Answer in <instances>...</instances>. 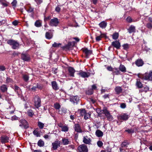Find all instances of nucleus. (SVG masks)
I'll return each instance as SVG.
<instances>
[{
  "instance_id": "1",
  "label": "nucleus",
  "mask_w": 152,
  "mask_h": 152,
  "mask_svg": "<svg viewBox=\"0 0 152 152\" xmlns=\"http://www.w3.org/2000/svg\"><path fill=\"white\" fill-rule=\"evenodd\" d=\"M138 77L142 80L152 81V71H150L148 73L139 75Z\"/></svg>"
},
{
  "instance_id": "2",
  "label": "nucleus",
  "mask_w": 152,
  "mask_h": 152,
  "mask_svg": "<svg viewBox=\"0 0 152 152\" xmlns=\"http://www.w3.org/2000/svg\"><path fill=\"white\" fill-rule=\"evenodd\" d=\"M7 42L8 44L12 46V47L13 49H15L19 48V43L15 40L10 39L7 41Z\"/></svg>"
},
{
  "instance_id": "3",
  "label": "nucleus",
  "mask_w": 152,
  "mask_h": 152,
  "mask_svg": "<svg viewBox=\"0 0 152 152\" xmlns=\"http://www.w3.org/2000/svg\"><path fill=\"white\" fill-rule=\"evenodd\" d=\"M34 103L35 106L38 108L41 106V101L40 98L37 95H35L34 97Z\"/></svg>"
},
{
  "instance_id": "4",
  "label": "nucleus",
  "mask_w": 152,
  "mask_h": 152,
  "mask_svg": "<svg viewBox=\"0 0 152 152\" xmlns=\"http://www.w3.org/2000/svg\"><path fill=\"white\" fill-rule=\"evenodd\" d=\"M77 150L79 152H88V151L87 146L84 144L80 145Z\"/></svg>"
},
{
  "instance_id": "5",
  "label": "nucleus",
  "mask_w": 152,
  "mask_h": 152,
  "mask_svg": "<svg viewBox=\"0 0 152 152\" xmlns=\"http://www.w3.org/2000/svg\"><path fill=\"white\" fill-rule=\"evenodd\" d=\"M59 23V22L57 18H54L51 19L49 23V25L52 26H57Z\"/></svg>"
},
{
  "instance_id": "6",
  "label": "nucleus",
  "mask_w": 152,
  "mask_h": 152,
  "mask_svg": "<svg viewBox=\"0 0 152 152\" xmlns=\"http://www.w3.org/2000/svg\"><path fill=\"white\" fill-rule=\"evenodd\" d=\"M77 74L83 78H87L89 77L91 74L89 72H86L82 70H80L78 72Z\"/></svg>"
},
{
  "instance_id": "7",
  "label": "nucleus",
  "mask_w": 152,
  "mask_h": 152,
  "mask_svg": "<svg viewBox=\"0 0 152 152\" xmlns=\"http://www.w3.org/2000/svg\"><path fill=\"white\" fill-rule=\"evenodd\" d=\"M103 113L107 117V119L109 121H111L113 120V118L112 116L110 115L109 111L106 109H103L102 110Z\"/></svg>"
},
{
  "instance_id": "8",
  "label": "nucleus",
  "mask_w": 152,
  "mask_h": 152,
  "mask_svg": "<svg viewBox=\"0 0 152 152\" xmlns=\"http://www.w3.org/2000/svg\"><path fill=\"white\" fill-rule=\"evenodd\" d=\"M79 98L78 96H71L70 98V101L74 104H77L79 102Z\"/></svg>"
},
{
  "instance_id": "9",
  "label": "nucleus",
  "mask_w": 152,
  "mask_h": 152,
  "mask_svg": "<svg viewBox=\"0 0 152 152\" xmlns=\"http://www.w3.org/2000/svg\"><path fill=\"white\" fill-rule=\"evenodd\" d=\"M21 123L20 124L19 126L22 128H24L25 129L27 128L28 126L27 122L25 119H22L19 121Z\"/></svg>"
},
{
  "instance_id": "10",
  "label": "nucleus",
  "mask_w": 152,
  "mask_h": 152,
  "mask_svg": "<svg viewBox=\"0 0 152 152\" xmlns=\"http://www.w3.org/2000/svg\"><path fill=\"white\" fill-rule=\"evenodd\" d=\"M61 145V142L58 140H56L52 143V147L51 150H56Z\"/></svg>"
},
{
  "instance_id": "11",
  "label": "nucleus",
  "mask_w": 152,
  "mask_h": 152,
  "mask_svg": "<svg viewBox=\"0 0 152 152\" xmlns=\"http://www.w3.org/2000/svg\"><path fill=\"white\" fill-rule=\"evenodd\" d=\"M9 137L6 135L2 136L0 137V142L2 144L9 142Z\"/></svg>"
},
{
  "instance_id": "12",
  "label": "nucleus",
  "mask_w": 152,
  "mask_h": 152,
  "mask_svg": "<svg viewBox=\"0 0 152 152\" xmlns=\"http://www.w3.org/2000/svg\"><path fill=\"white\" fill-rule=\"evenodd\" d=\"M83 142L85 144L90 145L91 144V139L87 136H85L83 137Z\"/></svg>"
},
{
  "instance_id": "13",
  "label": "nucleus",
  "mask_w": 152,
  "mask_h": 152,
  "mask_svg": "<svg viewBox=\"0 0 152 152\" xmlns=\"http://www.w3.org/2000/svg\"><path fill=\"white\" fill-rule=\"evenodd\" d=\"M129 117V115L126 113H122L119 115L118 117V119L120 120L126 121Z\"/></svg>"
},
{
  "instance_id": "14",
  "label": "nucleus",
  "mask_w": 152,
  "mask_h": 152,
  "mask_svg": "<svg viewBox=\"0 0 152 152\" xmlns=\"http://www.w3.org/2000/svg\"><path fill=\"white\" fill-rule=\"evenodd\" d=\"M21 58L24 61H28L30 60V56L26 53H23L21 54Z\"/></svg>"
},
{
  "instance_id": "15",
  "label": "nucleus",
  "mask_w": 152,
  "mask_h": 152,
  "mask_svg": "<svg viewBox=\"0 0 152 152\" xmlns=\"http://www.w3.org/2000/svg\"><path fill=\"white\" fill-rule=\"evenodd\" d=\"M83 52L86 55V57L88 58L92 53L91 50H88L87 48H85L83 50Z\"/></svg>"
},
{
  "instance_id": "16",
  "label": "nucleus",
  "mask_w": 152,
  "mask_h": 152,
  "mask_svg": "<svg viewBox=\"0 0 152 152\" xmlns=\"http://www.w3.org/2000/svg\"><path fill=\"white\" fill-rule=\"evenodd\" d=\"M112 45L117 49H118L121 47L120 43L118 41L113 42L112 43Z\"/></svg>"
},
{
  "instance_id": "17",
  "label": "nucleus",
  "mask_w": 152,
  "mask_h": 152,
  "mask_svg": "<svg viewBox=\"0 0 152 152\" xmlns=\"http://www.w3.org/2000/svg\"><path fill=\"white\" fill-rule=\"evenodd\" d=\"M68 70L69 72V75L72 77H74V73L75 72V70L74 69L71 67H69L68 69Z\"/></svg>"
},
{
  "instance_id": "18",
  "label": "nucleus",
  "mask_w": 152,
  "mask_h": 152,
  "mask_svg": "<svg viewBox=\"0 0 152 152\" xmlns=\"http://www.w3.org/2000/svg\"><path fill=\"white\" fill-rule=\"evenodd\" d=\"M51 85L52 88L54 90H57L59 89V87L56 81H53L52 82Z\"/></svg>"
},
{
  "instance_id": "19",
  "label": "nucleus",
  "mask_w": 152,
  "mask_h": 152,
  "mask_svg": "<svg viewBox=\"0 0 152 152\" xmlns=\"http://www.w3.org/2000/svg\"><path fill=\"white\" fill-rule=\"evenodd\" d=\"M136 65L138 66H142L144 64L143 61L141 59H138L135 62Z\"/></svg>"
},
{
  "instance_id": "20",
  "label": "nucleus",
  "mask_w": 152,
  "mask_h": 152,
  "mask_svg": "<svg viewBox=\"0 0 152 152\" xmlns=\"http://www.w3.org/2000/svg\"><path fill=\"white\" fill-rule=\"evenodd\" d=\"M62 141L64 145H67L71 143V141H69L68 139L65 138H63Z\"/></svg>"
},
{
  "instance_id": "21",
  "label": "nucleus",
  "mask_w": 152,
  "mask_h": 152,
  "mask_svg": "<svg viewBox=\"0 0 152 152\" xmlns=\"http://www.w3.org/2000/svg\"><path fill=\"white\" fill-rule=\"evenodd\" d=\"M75 130L78 132H81V129L80 128V125L78 124H75Z\"/></svg>"
},
{
  "instance_id": "22",
  "label": "nucleus",
  "mask_w": 152,
  "mask_h": 152,
  "mask_svg": "<svg viewBox=\"0 0 152 152\" xmlns=\"http://www.w3.org/2000/svg\"><path fill=\"white\" fill-rule=\"evenodd\" d=\"M112 74L113 75H119L120 74V72L118 68H113Z\"/></svg>"
},
{
  "instance_id": "23",
  "label": "nucleus",
  "mask_w": 152,
  "mask_h": 152,
  "mask_svg": "<svg viewBox=\"0 0 152 152\" xmlns=\"http://www.w3.org/2000/svg\"><path fill=\"white\" fill-rule=\"evenodd\" d=\"M107 25V23L104 21L101 22L99 24V26L102 28H105Z\"/></svg>"
},
{
  "instance_id": "24",
  "label": "nucleus",
  "mask_w": 152,
  "mask_h": 152,
  "mask_svg": "<svg viewBox=\"0 0 152 152\" xmlns=\"http://www.w3.org/2000/svg\"><path fill=\"white\" fill-rule=\"evenodd\" d=\"M119 71L123 72H125L126 71V68L123 65L121 64L119 67Z\"/></svg>"
},
{
  "instance_id": "25",
  "label": "nucleus",
  "mask_w": 152,
  "mask_h": 152,
  "mask_svg": "<svg viewBox=\"0 0 152 152\" xmlns=\"http://www.w3.org/2000/svg\"><path fill=\"white\" fill-rule=\"evenodd\" d=\"M115 91L117 94H119L122 91V89L121 87L117 86L115 88Z\"/></svg>"
},
{
  "instance_id": "26",
  "label": "nucleus",
  "mask_w": 152,
  "mask_h": 152,
  "mask_svg": "<svg viewBox=\"0 0 152 152\" xmlns=\"http://www.w3.org/2000/svg\"><path fill=\"white\" fill-rule=\"evenodd\" d=\"M96 135L98 137H101L103 135V133L99 130H97L96 132Z\"/></svg>"
},
{
  "instance_id": "27",
  "label": "nucleus",
  "mask_w": 152,
  "mask_h": 152,
  "mask_svg": "<svg viewBox=\"0 0 152 152\" xmlns=\"http://www.w3.org/2000/svg\"><path fill=\"white\" fill-rule=\"evenodd\" d=\"M1 90L2 92L6 91L7 90V86L5 85H3L1 87Z\"/></svg>"
},
{
  "instance_id": "28",
  "label": "nucleus",
  "mask_w": 152,
  "mask_h": 152,
  "mask_svg": "<svg viewBox=\"0 0 152 152\" xmlns=\"http://www.w3.org/2000/svg\"><path fill=\"white\" fill-rule=\"evenodd\" d=\"M135 28L134 26H131L128 29V31L129 33H132L135 31Z\"/></svg>"
},
{
  "instance_id": "29",
  "label": "nucleus",
  "mask_w": 152,
  "mask_h": 152,
  "mask_svg": "<svg viewBox=\"0 0 152 152\" xmlns=\"http://www.w3.org/2000/svg\"><path fill=\"white\" fill-rule=\"evenodd\" d=\"M46 38H52L53 37V34L51 32H47L45 34Z\"/></svg>"
},
{
  "instance_id": "30",
  "label": "nucleus",
  "mask_w": 152,
  "mask_h": 152,
  "mask_svg": "<svg viewBox=\"0 0 152 152\" xmlns=\"http://www.w3.org/2000/svg\"><path fill=\"white\" fill-rule=\"evenodd\" d=\"M129 143L127 141H124L123 142L121 145V146L122 147L124 148H126L127 146L129 145Z\"/></svg>"
},
{
  "instance_id": "31",
  "label": "nucleus",
  "mask_w": 152,
  "mask_h": 152,
  "mask_svg": "<svg viewBox=\"0 0 152 152\" xmlns=\"http://www.w3.org/2000/svg\"><path fill=\"white\" fill-rule=\"evenodd\" d=\"M66 112V110L62 108L60 110H58V113L61 114H65Z\"/></svg>"
},
{
  "instance_id": "32",
  "label": "nucleus",
  "mask_w": 152,
  "mask_h": 152,
  "mask_svg": "<svg viewBox=\"0 0 152 152\" xmlns=\"http://www.w3.org/2000/svg\"><path fill=\"white\" fill-rule=\"evenodd\" d=\"M136 85L139 88L142 87V85L139 80H137L136 83Z\"/></svg>"
},
{
  "instance_id": "33",
  "label": "nucleus",
  "mask_w": 152,
  "mask_h": 152,
  "mask_svg": "<svg viewBox=\"0 0 152 152\" xmlns=\"http://www.w3.org/2000/svg\"><path fill=\"white\" fill-rule=\"evenodd\" d=\"M13 82V80L12 79L10 78L9 77H7L6 79V83L9 84V83H12Z\"/></svg>"
},
{
  "instance_id": "34",
  "label": "nucleus",
  "mask_w": 152,
  "mask_h": 152,
  "mask_svg": "<svg viewBox=\"0 0 152 152\" xmlns=\"http://www.w3.org/2000/svg\"><path fill=\"white\" fill-rule=\"evenodd\" d=\"M39 147L43 146L44 145V142L43 141L41 140H39L37 143Z\"/></svg>"
},
{
  "instance_id": "35",
  "label": "nucleus",
  "mask_w": 152,
  "mask_h": 152,
  "mask_svg": "<svg viewBox=\"0 0 152 152\" xmlns=\"http://www.w3.org/2000/svg\"><path fill=\"white\" fill-rule=\"evenodd\" d=\"M30 89L32 91H34L37 90V86L36 84H35L33 86H30Z\"/></svg>"
},
{
  "instance_id": "36",
  "label": "nucleus",
  "mask_w": 152,
  "mask_h": 152,
  "mask_svg": "<svg viewBox=\"0 0 152 152\" xmlns=\"http://www.w3.org/2000/svg\"><path fill=\"white\" fill-rule=\"evenodd\" d=\"M27 11L28 12H32L34 13V8L31 7L30 6L28 7V8L27 10Z\"/></svg>"
},
{
  "instance_id": "37",
  "label": "nucleus",
  "mask_w": 152,
  "mask_h": 152,
  "mask_svg": "<svg viewBox=\"0 0 152 152\" xmlns=\"http://www.w3.org/2000/svg\"><path fill=\"white\" fill-rule=\"evenodd\" d=\"M54 107L56 109L59 110L61 106L59 103H56L54 104Z\"/></svg>"
},
{
  "instance_id": "38",
  "label": "nucleus",
  "mask_w": 152,
  "mask_h": 152,
  "mask_svg": "<svg viewBox=\"0 0 152 152\" xmlns=\"http://www.w3.org/2000/svg\"><path fill=\"white\" fill-rule=\"evenodd\" d=\"M35 25L37 27H40L41 26L42 23L39 20H37L35 23Z\"/></svg>"
},
{
  "instance_id": "39",
  "label": "nucleus",
  "mask_w": 152,
  "mask_h": 152,
  "mask_svg": "<svg viewBox=\"0 0 152 152\" xmlns=\"http://www.w3.org/2000/svg\"><path fill=\"white\" fill-rule=\"evenodd\" d=\"M38 125L39 128L42 129L44 127V124L40 121L38 123Z\"/></svg>"
},
{
  "instance_id": "40",
  "label": "nucleus",
  "mask_w": 152,
  "mask_h": 152,
  "mask_svg": "<svg viewBox=\"0 0 152 152\" xmlns=\"http://www.w3.org/2000/svg\"><path fill=\"white\" fill-rule=\"evenodd\" d=\"M68 130V128L66 126H64L61 128V131L63 132H66Z\"/></svg>"
},
{
  "instance_id": "41",
  "label": "nucleus",
  "mask_w": 152,
  "mask_h": 152,
  "mask_svg": "<svg viewBox=\"0 0 152 152\" xmlns=\"http://www.w3.org/2000/svg\"><path fill=\"white\" fill-rule=\"evenodd\" d=\"M96 38H107V36L105 34H102L99 36L96 37Z\"/></svg>"
},
{
  "instance_id": "42",
  "label": "nucleus",
  "mask_w": 152,
  "mask_h": 152,
  "mask_svg": "<svg viewBox=\"0 0 152 152\" xmlns=\"http://www.w3.org/2000/svg\"><path fill=\"white\" fill-rule=\"evenodd\" d=\"M123 49L126 50H127L129 47V45L127 44H124L122 45Z\"/></svg>"
},
{
  "instance_id": "43",
  "label": "nucleus",
  "mask_w": 152,
  "mask_h": 152,
  "mask_svg": "<svg viewBox=\"0 0 152 152\" xmlns=\"http://www.w3.org/2000/svg\"><path fill=\"white\" fill-rule=\"evenodd\" d=\"M34 134L37 137L40 136V134L37 130H34L33 132Z\"/></svg>"
},
{
  "instance_id": "44",
  "label": "nucleus",
  "mask_w": 152,
  "mask_h": 152,
  "mask_svg": "<svg viewBox=\"0 0 152 152\" xmlns=\"http://www.w3.org/2000/svg\"><path fill=\"white\" fill-rule=\"evenodd\" d=\"M86 94L88 95H91L93 93V90L91 88L89 89L86 92Z\"/></svg>"
},
{
  "instance_id": "45",
  "label": "nucleus",
  "mask_w": 152,
  "mask_h": 152,
  "mask_svg": "<svg viewBox=\"0 0 152 152\" xmlns=\"http://www.w3.org/2000/svg\"><path fill=\"white\" fill-rule=\"evenodd\" d=\"M61 45V44L60 43H57L55 42L52 45L53 47L55 48L59 47Z\"/></svg>"
},
{
  "instance_id": "46",
  "label": "nucleus",
  "mask_w": 152,
  "mask_h": 152,
  "mask_svg": "<svg viewBox=\"0 0 152 152\" xmlns=\"http://www.w3.org/2000/svg\"><path fill=\"white\" fill-rule=\"evenodd\" d=\"M90 116L89 113H86L84 115V118L85 120H87L90 117Z\"/></svg>"
},
{
  "instance_id": "47",
  "label": "nucleus",
  "mask_w": 152,
  "mask_h": 152,
  "mask_svg": "<svg viewBox=\"0 0 152 152\" xmlns=\"http://www.w3.org/2000/svg\"><path fill=\"white\" fill-rule=\"evenodd\" d=\"M28 115L29 116H32L34 115V113L33 111L31 110H29L28 112Z\"/></svg>"
},
{
  "instance_id": "48",
  "label": "nucleus",
  "mask_w": 152,
  "mask_h": 152,
  "mask_svg": "<svg viewBox=\"0 0 152 152\" xmlns=\"http://www.w3.org/2000/svg\"><path fill=\"white\" fill-rule=\"evenodd\" d=\"M86 113V110L84 109H82L80 110V113L81 115H84Z\"/></svg>"
},
{
  "instance_id": "49",
  "label": "nucleus",
  "mask_w": 152,
  "mask_h": 152,
  "mask_svg": "<svg viewBox=\"0 0 152 152\" xmlns=\"http://www.w3.org/2000/svg\"><path fill=\"white\" fill-rule=\"evenodd\" d=\"M119 36V34L118 32H115L112 35L113 38H118Z\"/></svg>"
},
{
  "instance_id": "50",
  "label": "nucleus",
  "mask_w": 152,
  "mask_h": 152,
  "mask_svg": "<svg viewBox=\"0 0 152 152\" xmlns=\"http://www.w3.org/2000/svg\"><path fill=\"white\" fill-rule=\"evenodd\" d=\"M146 26L148 28L150 29H151L152 28V24L150 23H147Z\"/></svg>"
},
{
  "instance_id": "51",
  "label": "nucleus",
  "mask_w": 152,
  "mask_h": 152,
  "mask_svg": "<svg viewBox=\"0 0 152 152\" xmlns=\"http://www.w3.org/2000/svg\"><path fill=\"white\" fill-rule=\"evenodd\" d=\"M103 145V143L101 141L99 140L97 142V145L99 147H101Z\"/></svg>"
},
{
  "instance_id": "52",
  "label": "nucleus",
  "mask_w": 152,
  "mask_h": 152,
  "mask_svg": "<svg viewBox=\"0 0 152 152\" xmlns=\"http://www.w3.org/2000/svg\"><path fill=\"white\" fill-rule=\"evenodd\" d=\"M23 79L25 81H27L28 80L29 77L27 75H23Z\"/></svg>"
},
{
  "instance_id": "53",
  "label": "nucleus",
  "mask_w": 152,
  "mask_h": 152,
  "mask_svg": "<svg viewBox=\"0 0 152 152\" xmlns=\"http://www.w3.org/2000/svg\"><path fill=\"white\" fill-rule=\"evenodd\" d=\"M17 3V1L16 0H14L11 3V4L13 7H16V4Z\"/></svg>"
},
{
  "instance_id": "54",
  "label": "nucleus",
  "mask_w": 152,
  "mask_h": 152,
  "mask_svg": "<svg viewBox=\"0 0 152 152\" xmlns=\"http://www.w3.org/2000/svg\"><path fill=\"white\" fill-rule=\"evenodd\" d=\"M6 68L5 66L3 65H0V71H3L5 70Z\"/></svg>"
},
{
  "instance_id": "55",
  "label": "nucleus",
  "mask_w": 152,
  "mask_h": 152,
  "mask_svg": "<svg viewBox=\"0 0 152 152\" xmlns=\"http://www.w3.org/2000/svg\"><path fill=\"white\" fill-rule=\"evenodd\" d=\"M126 20L129 23H131L132 21V19L130 16H128L126 19Z\"/></svg>"
},
{
  "instance_id": "56",
  "label": "nucleus",
  "mask_w": 152,
  "mask_h": 152,
  "mask_svg": "<svg viewBox=\"0 0 152 152\" xmlns=\"http://www.w3.org/2000/svg\"><path fill=\"white\" fill-rule=\"evenodd\" d=\"M38 5H40L43 2V0H34Z\"/></svg>"
},
{
  "instance_id": "57",
  "label": "nucleus",
  "mask_w": 152,
  "mask_h": 152,
  "mask_svg": "<svg viewBox=\"0 0 152 152\" xmlns=\"http://www.w3.org/2000/svg\"><path fill=\"white\" fill-rule=\"evenodd\" d=\"M36 84L37 89L41 90L43 86L42 85L40 84H38V83Z\"/></svg>"
},
{
  "instance_id": "58",
  "label": "nucleus",
  "mask_w": 152,
  "mask_h": 152,
  "mask_svg": "<svg viewBox=\"0 0 152 152\" xmlns=\"http://www.w3.org/2000/svg\"><path fill=\"white\" fill-rule=\"evenodd\" d=\"M126 132H128L129 133H132L134 132V130L132 129H128L126 130Z\"/></svg>"
},
{
  "instance_id": "59",
  "label": "nucleus",
  "mask_w": 152,
  "mask_h": 152,
  "mask_svg": "<svg viewBox=\"0 0 152 152\" xmlns=\"http://www.w3.org/2000/svg\"><path fill=\"white\" fill-rule=\"evenodd\" d=\"M51 16H48L47 17H45V16L44 19V21L46 22V21L49 20L51 19Z\"/></svg>"
},
{
  "instance_id": "60",
  "label": "nucleus",
  "mask_w": 152,
  "mask_h": 152,
  "mask_svg": "<svg viewBox=\"0 0 152 152\" xmlns=\"http://www.w3.org/2000/svg\"><path fill=\"white\" fill-rule=\"evenodd\" d=\"M126 105L125 103H121L120 105V107L122 109H124L126 107Z\"/></svg>"
},
{
  "instance_id": "61",
  "label": "nucleus",
  "mask_w": 152,
  "mask_h": 152,
  "mask_svg": "<svg viewBox=\"0 0 152 152\" xmlns=\"http://www.w3.org/2000/svg\"><path fill=\"white\" fill-rule=\"evenodd\" d=\"M19 22L18 21L15 20L14 21L12 22V24L15 26H16L18 25Z\"/></svg>"
},
{
  "instance_id": "62",
  "label": "nucleus",
  "mask_w": 152,
  "mask_h": 152,
  "mask_svg": "<svg viewBox=\"0 0 152 152\" xmlns=\"http://www.w3.org/2000/svg\"><path fill=\"white\" fill-rule=\"evenodd\" d=\"M18 117H17L15 115L13 116L11 118V120L12 121L18 120Z\"/></svg>"
},
{
  "instance_id": "63",
  "label": "nucleus",
  "mask_w": 152,
  "mask_h": 152,
  "mask_svg": "<svg viewBox=\"0 0 152 152\" xmlns=\"http://www.w3.org/2000/svg\"><path fill=\"white\" fill-rule=\"evenodd\" d=\"M149 88L148 87L146 86L144 88V90H143L142 91L146 92L147 91H148L149 90Z\"/></svg>"
},
{
  "instance_id": "64",
  "label": "nucleus",
  "mask_w": 152,
  "mask_h": 152,
  "mask_svg": "<svg viewBox=\"0 0 152 152\" xmlns=\"http://www.w3.org/2000/svg\"><path fill=\"white\" fill-rule=\"evenodd\" d=\"M61 10V8L59 7L58 6L57 7L56 9H55V10L57 12H59Z\"/></svg>"
}]
</instances>
